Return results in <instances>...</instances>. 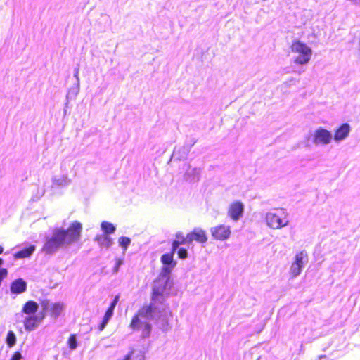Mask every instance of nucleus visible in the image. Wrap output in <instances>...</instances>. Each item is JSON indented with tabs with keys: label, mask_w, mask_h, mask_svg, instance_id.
I'll list each match as a JSON object with an SVG mask.
<instances>
[{
	"label": "nucleus",
	"mask_w": 360,
	"mask_h": 360,
	"mask_svg": "<svg viewBox=\"0 0 360 360\" xmlns=\"http://www.w3.org/2000/svg\"><path fill=\"white\" fill-rule=\"evenodd\" d=\"M172 282L169 275L160 273L155 280L153 288L152 304L142 307L134 316L130 324L133 330L142 331V337H148L151 330L150 321L154 319L155 314V303H162L165 297L168 295L172 288Z\"/></svg>",
	"instance_id": "nucleus-1"
},
{
	"label": "nucleus",
	"mask_w": 360,
	"mask_h": 360,
	"mask_svg": "<svg viewBox=\"0 0 360 360\" xmlns=\"http://www.w3.org/2000/svg\"><path fill=\"white\" fill-rule=\"evenodd\" d=\"M82 224L78 221L72 223L68 229L56 227L46 236L42 251L46 254H55L60 249H65L72 244L78 242L81 238Z\"/></svg>",
	"instance_id": "nucleus-2"
},
{
	"label": "nucleus",
	"mask_w": 360,
	"mask_h": 360,
	"mask_svg": "<svg viewBox=\"0 0 360 360\" xmlns=\"http://www.w3.org/2000/svg\"><path fill=\"white\" fill-rule=\"evenodd\" d=\"M290 50L293 54L291 59L292 63L300 67L307 65L313 55L311 48L298 40L292 41Z\"/></svg>",
	"instance_id": "nucleus-3"
},
{
	"label": "nucleus",
	"mask_w": 360,
	"mask_h": 360,
	"mask_svg": "<svg viewBox=\"0 0 360 360\" xmlns=\"http://www.w3.org/2000/svg\"><path fill=\"white\" fill-rule=\"evenodd\" d=\"M288 212L285 209H274L266 214L265 220L269 227L279 229L289 224Z\"/></svg>",
	"instance_id": "nucleus-4"
},
{
	"label": "nucleus",
	"mask_w": 360,
	"mask_h": 360,
	"mask_svg": "<svg viewBox=\"0 0 360 360\" xmlns=\"http://www.w3.org/2000/svg\"><path fill=\"white\" fill-rule=\"evenodd\" d=\"M73 166L72 160H65L61 164V173L52 178L53 185L58 187H65L70 185L72 180L69 176V172H72Z\"/></svg>",
	"instance_id": "nucleus-5"
},
{
	"label": "nucleus",
	"mask_w": 360,
	"mask_h": 360,
	"mask_svg": "<svg viewBox=\"0 0 360 360\" xmlns=\"http://www.w3.org/2000/svg\"><path fill=\"white\" fill-rule=\"evenodd\" d=\"M40 304L43 311L48 312L50 316L54 319H57L61 316L66 309L65 303L61 301L51 302L47 299H44L40 301Z\"/></svg>",
	"instance_id": "nucleus-6"
},
{
	"label": "nucleus",
	"mask_w": 360,
	"mask_h": 360,
	"mask_svg": "<svg viewBox=\"0 0 360 360\" xmlns=\"http://www.w3.org/2000/svg\"><path fill=\"white\" fill-rule=\"evenodd\" d=\"M308 255L305 250L296 253L290 268V274L292 277H297L302 272L304 266L308 263Z\"/></svg>",
	"instance_id": "nucleus-7"
},
{
	"label": "nucleus",
	"mask_w": 360,
	"mask_h": 360,
	"mask_svg": "<svg viewBox=\"0 0 360 360\" xmlns=\"http://www.w3.org/2000/svg\"><path fill=\"white\" fill-rule=\"evenodd\" d=\"M333 134L329 130L323 128H316L311 135V142L315 146H327L333 141Z\"/></svg>",
	"instance_id": "nucleus-8"
},
{
	"label": "nucleus",
	"mask_w": 360,
	"mask_h": 360,
	"mask_svg": "<svg viewBox=\"0 0 360 360\" xmlns=\"http://www.w3.org/2000/svg\"><path fill=\"white\" fill-rule=\"evenodd\" d=\"M182 170L184 172V179L189 183H195L200 180L201 174V168L193 167L190 164H184Z\"/></svg>",
	"instance_id": "nucleus-9"
},
{
	"label": "nucleus",
	"mask_w": 360,
	"mask_h": 360,
	"mask_svg": "<svg viewBox=\"0 0 360 360\" xmlns=\"http://www.w3.org/2000/svg\"><path fill=\"white\" fill-rule=\"evenodd\" d=\"M245 205L239 200L231 202L227 208V216L233 221H238L243 217Z\"/></svg>",
	"instance_id": "nucleus-10"
},
{
	"label": "nucleus",
	"mask_w": 360,
	"mask_h": 360,
	"mask_svg": "<svg viewBox=\"0 0 360 360\" xmlns=\"http://www.w3.org/2000/svg\"><path fill=\"white\" fill-rule=\"evenodd\" d=\"M212 236L215 240H225L229 238L231 231L229 225L220 224L210 229Z\"/></svg>",
	"instance_id": "nucleus-11"
},
{
	"label": "nucleus",
	"mask_w": 360,
	"mask_h": 360,
	"mask_svg": "<svg viewBox=\"0 0 360 360\" xmlns=\"http://www.w3.org/2000/svg\"><path fill=\"white\" fill-rule=\"evenodd\" d=\"M42 319L43 316L40 317L37 314L25 316L23 320V325L25 330L28 332L34 330L38 328Z\"/></svg>",
	"instance_id": "nucleus-12"
},
{
	"label": "nucleus",
	"mask_w": 360,
	"mask_h": 360,
	"mask_svg": "<svg viewBox=\"0 0 360 360\" xmlns=\"http://www.w3.org/2000/svg\"><path fill=\"white\" fill-rule=\"evenodd\" d=\"M196 241L199 243H205L207 241V236L205 230L201 228H195L193 231L187 234V242L191 243Z\"/></svg>",
	"instance_id": "nucleus-13"
},
{
	"label": "nucleus",
	"mask_w": 360,
	"mask_h": 360,
	"mask_svg": "<svg viewBox=\"0 0 360 360\" xmlns=\"http://www.w3.org/2000/svg\"><path fill=\"white\" fill-rule=\"evenodd\" d=\"M351 127L349 124H341L334 131L333 140L336 143H340L347 139L350 133Z\"/></svg>",
	"instance_id": "nucleus-14"
},
{
	"label": "nucleus",
	"mask_w": 360,
	"mask_h": 360,
	"mask_svg": "<svg viewBox=\"0 0 360 360\" xmlns=\"http://www.w3.org/2000/svg\"><path fill=\"white\" fill-rule=\"evenodd\" d=\"M119 299H120V295H117L115 297L114 300L110 303V307L107 309V311L103 316L102 322L101 323V324L98 326L99 331H102L105 328L108 321L111 319L112 316H113L114 309L119 301Z\"/></svg>",
	"instance_id": "nucleus-15"
},
{
	"label": "nucleus",
	"mask_w": 360,
	"mask_h": 360,
	"mask_svg": "<svg viewBox=\"0 0 360 360\" xmlns=\"http://www.w3.org/2000/svg\"><path fill=\"white\" fill-rule=\"evenodd\" d=\"M161 262L164 264V266L162 268L160 273L169 275L176 266V262L173 259V252L162 255Z\"/></svg>",
	"instance_id": "nucleus-16"
},
{
	"label": "nucleus",
	"mask_w": 360,
	"mask_h": 360,
	"mask_svg": "<svg viewBox=\"0 0 360 360\" xmlns=\"http://www.w3.org/2000/svg\"><path fill=\"white\" fill-rule=\"evenodd\" d=\"M27 288V283L22 278H18L12 282L11 285V291L13 294H20L24 292Z\"/></svg>",
	"instance_id": "nucleus-17"
},
{
	"label": "nucleus",
	"mask_w": 360,
	"mask_h": 360,
	"mask_svg": "<svg viewBox=\"0 0 360 360\" xmlns=\"http://www.w3.org/2000/svg\"><path fill=\"white\" fill-rule=\"evenodd\" d=\"M95 241L101 248H109L113 244V240L107 234H98L95 237Z\"/></svg>",
	"instance_id": "nucleus-18"
},
{
	"label": "nucleus",
	"mask_w": 360,
	"mask_h": 360,
	"mask_svg": "<svg viewBox=\"0 0 360 360\" xmlns=\"http://www.w3.org/2000/svg\"><path fill=\"white\" fill-rule=\"evenodd\" d=\"M39 309V304L32 300H30L25 302L22 308V313L27 315L36 314Z\"/></svg>",
	"instance_id": "nucleus-19"
},
{
	"label": "nucleus",
	"mask_w": 360,
	"mask_h": 360,
	"mask_svg": "<svg viewBox=\"0 0 360 360\" xmlns=\"http://www.w3.org/2000/svg\"><path fill=\"white\" fill-rule=\"evenodd\" d=\"M35 250L34 245H30L28 248H24L14 254L15 259H23L29 257Z\"/></svg>",
	"instance_id": "nucleus-20"
},
{
	"label": "nucleus",
	"mask_w": 360,
	"mask_h": 360,
	"mask_svg": "<svg viewBox=\"0 0 360 360\" xmlns=\"http://www.w3.org/2000/svg\"><path fill=\"white\" fill-rule=\"evenodd\" d=\"M101 228L103 232V234H107V236L113 233L116 230L115 226L108 221H103L101 224Z\"/></svg>",
	"instance_id": "nucleus-21"
},
{
	"label": "nucleus",
	"mask_w": 360,
	"mask_h": 360,
	"mask_svg": "<svg viewBox=\"0 0 360 360\" xmlns=\"http://www.w3.org/2000/svg\"><path fill=\"white\" fill-rule=\"evenodd\" d=\"M118 243L124 253L131 243V239L128 237L122 236L118 239Z\"/></svg>",
	"instance_id": "nucleus-22"
},
{
	"label": "nucleus",
	"mask_w": 360,
	"mask_h": 360,
	"mask_svg": "<svg viewBox=\"0 0 360 360\" xmlns=\"http://www.w3.org/2000/svg\"><path fill=\"white\" fill-rule=\"evenodd\" d=\"M16 336L12 330H9L6 337V343L9 347H13L15 345Z\"/></svg>",
	"instance_id": "nucleus-23"
},
{
	"label": "nucleus",
	"mask_w": 360,
	"mask_h": 360,
	"mask_svg": "<svg viewBox=\"0 0 360 360\" xmlns=\"http://www.w3.org/2000/svg\"><path fill=\"white\" fill-rule=\"evenodd\" d=\"M69 347L72 350H75L77 347V339L75 335H72L68 339Z\"/></svg>",
	"instance_id": "nucleus-24"
},
{
	"label": "nucleus",
	"mask_w": 360,
	"mask_h": 360,
	"mask_svg": "<svg viewBox=\"0 0 360 360\" xmlns=\"http://www.w3.org/2000/svg\"><path fill=\"white\" fill-rule=\"evenodd\" d=\"M79 84H77V86L74 88H72L71 89L69 90L68 93V95H67V98H75L79 92Z\"/></svg>",
	"instance_id": "nucleus-25"
},
{
	"label": "nucleus",
	"mask_w": 360,
	"mask_h": 360,
	"mask_svg": "<svg viewBox=\"0 0 360 360\" xmlns=\"http://www.w3.org/2000/svg\"><path fill=\"white\" fill-rule=\"evenodd\" d=\"M176 240H179L181 243L185 244L188 243L187 242V236L185 237L181 232H178L176 234Z\"/></svg>",
	"instance_id": "nucleus-26"
},
{
	"label": "nucleus",
	"mask_w": 360,
	"mask_h": 360,
	"mask_svg": "<svg viewBox=\"0 0 360 360\" xmlns=\"http://www.w3.org/2000/svg\"><path fill=\"white\" fill-rule=\"evenodd\" d=\"M178 256L180 259H186L187 257V250L184 248H179L178 250Z\"/></svg>",
	"instance_id": "nucleus-27"
},
{
	"label": "nucleus",
	"mask_w": 360,
	"mask_h": 360,
	"mask_svg": "<svg viewBox=\"0 0 360 360\" xmlns=\"http://www.w3.org/2000/svg\"><path fill=\"white\" fill-rule=\"evenodd\" d=\"M182 243L179 241V240H174V242L172 243V250H173V253L174 252L179 248V246L180 245H181Z\"/></svg>",
	"instance_id": "nucleus-28"
},
{
	"label": "nucleus",
	"mask_w": 360,
	"mask_h": 360,
	"mask_svg": "<svg viewBox=\"0 0 360 360\" xmlns=\"http://www.w3.org/2000/svg\"><path fill=\"white\" fill-rule=\"evenodd\" d=\"M22 355L20 352H15L11 358V360H20Z\"/></svg>",
	"instance_id": "nucleus-29"
},
{
	"label": "nucleus",
	"mask_w": 360,
	"mask_h": 360,
	"mask_svg": "<svg viewBox=\"0 0 360 360\" xmlns=\"http://www.w3.org/2000/svg\"><path fill=\"white\" fill-rule=\"evenodd\" d=\"M74 77L77 79V84H79V69L75 70Z\"/></svg>",
	"instance_id": "nucleus-30"
},
{
	"label": "nucleus",
	"mask_w": 360,
	"mask_h": 360,
	"mask_svg": "<svg viewBox=\"0 0 360 360\" xmlns=\"http://www.w3.org/2000/svg\"><path fill=\"white\" fill-rule=\"evenodd\" d=\"M122 264V261L119 260L117 263H116V266L115 267V271L117 272L119 269V267L120 266V264Z\"/></svg>",
	"instance_id": "nucleus-31"
},
{
	"label": "nucleus",
	"mask_w": 360,
	"mask_h": 360,
	"mask_svg": "<svg viewBox=\"0 0 360 360\" xmlns=\"http://www.w3.org/2000/svg\"><path fill=\"white\" fill-rule=\"evenodd\" d=\"M289 82L290 84H295L297 83V80L295 78H291Z\"/></svg>",
	"instance_id": "nucleus-32"
},
{
	"label": "nucleus",
	"mask_w": 360,
	"mask_h": 360,
	"mask_svg": "<svg viewBox=\"0 0 360 360\" xmlns=\"http://www.w3.org/2000/svg\"><path fill=\"white\" fill-rule=\"evenodd\" d=\"M318 360H327V357L326 355H321Z\"/></svg>",
	"instance_id": "nucleus-33"
},
{
	"label": "nucleus",
	"mask_w": 360,
	"mask_h": 360,
	"mask_svg": "<svg viewBox=\"0 0 360 360\" xmlns=\"http://www.w3.org/2000/svg\"><path fill=\"white\" fill-rule=\"evenodd\" d=\"M293 72H296V73H298V74H301L302 72H304V70H294Z\"/></svg>",
	"instance_id": "nucleus-34"
},
{
	"label": "nucleus",
	"mask_w": 360,
	"mask_h": 360,
	"mask_svg": "<svg viewBox=\"0 0 360 360\" xmlns=\"http://www.w3.org/2000/svg\"><path fill=\"white\" fill-rule=\"evenodd\" d=\"M4 251V248L2 246H0V254H1Z\"/></svg>",
	"instance_id": "nucleus-35"
}]
</instances>
